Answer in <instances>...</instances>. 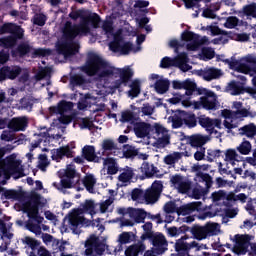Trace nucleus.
<instances>
[{
    "mask_svg": "<svg viewBox=\"0 0 256 256\" xmlns=\"http://www.w3.org/2000/svg\"><path fill=\"white\" fill-rule=\"evenodd\" d=\"M82 71L87 74L88 77H95L98 75L100 79L114 77L120 78L112 83L114 90L120 91L121 86L127 87L134 77V72L130 67L115 68L109 67L108 62L99 57L97 54L88 55L86 66H83Z\"/></svg>",
    "mask_w": 256,
    "mask_h": 256,
    "instance_id": "f257e3e1",
    "label": "nucleus"
},
{
    "mask_svg": "<svg viewBox=\"0 0 256 256\" xmlns=\"http://www.w3.org/2000/svg\"><path fill=\"white\" fill-rule=\"evenodd\" d=\"M100 23L101 17L97 13H90L83 17V20H80V24H72L71 21H66L62 33L66 39L72 41L76 37L88 34L90 25L92 28L97 29Z\"/></svg>",
    "mask_w": 256,
    "mask_h": 256,
    "instance_id": "f03ea898",
    "label": "nucleus"
},
{
    "mask_svg": "<svg viewBox=\"0 0 256 256\" xmlns=\"http://www.w3.org/2000/svg\"><path fill=\"white\" fill-rule=\"evenodd\" d=\"M10 34L0 38V47L3 49H13L17 42L24 39V29L14 22H5L0 26V35Z\"/></svg>",
    "mask_w": 256,
    "mask_h": 256,
    "instance_id": "7ed1b4c3",
    "label": "nucleus"
},
{
    "mask_svg": "<svg viewBox=\"0 0 256 256\" xmlns=\"http://www.w3.org/2000/svg\"><path fill=\"white\" fill-rule=\"evenodd\" d=\"M188 239L187 235H184L180 239L176 240L174 243V251L176 254H172V256H190V251L195 249L196 252L202 250H208V246L206 244H199L196 241H192L191 243L184 242Z\"/></svg>",
    "mask_w": 256,
    "mask_h": 256,
    "instance_id": "20e7f679",
    "label": "nucleus"
},
{
    "mask_svg": "<svg viewBox=\"0 0 256 256\" xmlns=\"http://www.w3.org/2000/svg\"><path fill=\"white\" fill-rule=\"evenodd\" d=\"M39 205H41V195L32 194L29 203L24 205V213H27L29 221H35L38 225H41L44 218L39 215Z\"/></svg>",
    "mask_w": 256,
    "mask_h": 256,
    "instance_id": "39448f33",
    "label": "nucleus"
},
{
    "mask_svg": "<svg viewBox=\"0 0 256 256\" xmlns=\"http://www.w3.org/2000/svg\"><path fill=\"white\" fill-rule=\"evenodd\" d=\"M188 231H190L194 239L202 241L208 237L216 236L219 233V224L209 222L204 226L194 225Z\"/></svg>",
    "mask_w": 256,
    "mask_h": 256,
    "instance_id": "423d86ee",
    "label": "nucleus"
},
{
    "mask_svg": "<svg viewBox=\"0 0 256 256\" xmlns=\"http://www.w3.org/2000/svg\"><path fill=\"white\" fill-rule=\"evenodd\" d=\"M200 97L198 102L194 103V109H206L208 111L217 109V96L216 94L208 89L199 90Z\"/></svg>",
    "mask_w": 256,
    "mask_h": 256,
    "instance_id": "0eeeda50",
    "label": "nucleus"
},
{
    "mask_svg": "<svg viewBox=\"0 0 256 256\" xmlns=\"http://www.w3.org/2000/svg\"><path fill=\"white\" fill-rule=\"evenodd\" d=\"M251 236L249 234H236L235 235V252L239 255H245L249 246L251 247V252L256 256V243H251Z\"/></svg>",
    "mask_w": 256,
    "mask_h": 256,
    "instance_id": "6e6552de",
    "label": "nucleus"
},
{
    "mask_svg": "<svg viewBox=\"0 0 256 256\" xmlns=\"http://www.w3.org/2000/svg\"><path fill=\"white\" fill-rule=\"evenodd\" d=\"M146 240H150L152 244V251L155 255L161 256L168 251V241L163 233L157 232V235H152L151 237H146Z\"/></svg>",
    "mask_w": 256,
    "mask_h": 256,
    "instance_id": "1a4fd4ad",
    "label": "nucleus"
},
{
    "mask_svg": "<svg viewBox=\"0 0 256 256\" xmlns=\"http://www.w3.org/2000/svg\"><path fill=\"white\" fill-rule=\"evenodd\" d=\"M198 177H199L200 181H202L204 183L206 188L195 187L194 189H192V198H194L196 200H199L203 196L207 195L209 192V189H211L212 185H213V178L208 173L199 172Z\"/></svg>",
    "mask_w": 256,
    "mask_h": 256,
    "instance_id": "9d476101",
    "label": "nucleus"
},
{
    "mask_svg": "<svg viewBox=\"0 0 256 256\" xmlns=\"http://www.w3.org/2000/svg\"><path fill=\"white\" fill-rule=\"evenodd\" d=\"M86 251H84L86 256H102L105 252L104 243L99 242L98 237L92 235L90 239L86 241L85 244Z\"/></svg>",
    "mask_w": 256,
    "mask_h": 256,
    "instance_id": "9b49d317",
    "label": "nucleus"
},
{
    "mask_svg": "<svg viewBox=\"0 0 256 256\" xmlns=\"http://www.w3.org/2000/svg\"><path fill=\"white\" fill-rule=\"evenodd\" d=\"M181 40L190 42L187 44V50L191 52L198 51V49L205 44V41L201 36L195 34L193 31H183V34H181Z\"/></svg>",
    "mask_w": 256,
    "mask_h": 256,
    "instance_id": "f8f14e48",
    "label": "nucleus"
},
{
    "mask_svg": "<svg viewBox=\"0 0 256 256\" xmlns=\"http://www.w3.org/2000/svg\"><path fill=\"white\" fill-rule=\"evenodd\" d=\"M163 188L162 181L155 180L151 184V187L144 192V201H146L147 204H156L158 199H160Z\"/></svg>",
    "mask_w": 256,
    "mask_h": 256,
    "instance_id": "ddd939ff",
    "label": "nucleus"
},
{
    "mask_svg": "<svg viewBox=\"0 0 256 256\" xmlns=\"http://www.w3.org/2000/svg\"><path fill=\"white\" fill-rule=\"evenodd\" d=\"M65 41L61 42L60 44H58L57 46V51L58 54L60 55H64L65 58H69L72 57L76 54H78L80 46L78 43L73 42V39H68L67 37H65Z\"/></svg>",
    "mask_w": 256,
    "mask_h": 256,
    "instance_id": "4468645a",
    "label": "nucleus"
},
{
    "mask_svg": "<svg viewBox=\"0 0 256 256\" xmlns=\"http://www.w3.org/2000/svg\"><path fill=\"white\" fill-rule=\"evenodd\" d=\"M22 72L23 69H21V67L18 65L2 66L0 68V82H4L7 80L13 81L19 78Z\"/></svg>",
    "mask_w": 256,
    "mask_h": 256,
    "instance_id": "2eb2a0df",
    "label": "nucleus"
},
{
    "mask_svg": "<svg viewBox=\"0 0 256 256\" xmlns=\"http://www.w3.org/2000/svg\"><path fill=\"white\" fill-rule=\"evenodd\" d=\"M225 92L233 96L243 95L245 93L254 94L253 88L245 87V82H239L235 80L230 81L228 85H226Z\"/></svg>",
    "mask_w": 256,
    "mask_h": 256,
    "instance_id": "dca6fc26",
    "label": "nucleus"
},
{
    "mask_svg": "<svg viewBox=\"0 0 256 256\" xmlns=\"http://www.w3.org/2000/svg\"><path fill=\"white\" fill-rule=\"evenodd\" d=\"M134 45L131 42H124L123 37L114 36L113 42H110L109 48L113 52H121L122 55H128L132 51Z\"/></svg>",
    "mask_w": 256,
    "mask_h": 256,
    "instance_id": "f3484780",
    "label": "nucleus"
},
{
    "mask_svg": "<svg viewBox=\"0 0 256 256\" xmlns=\"http://www.w3.org/2000/svg\"><path fill=\"white\" fill-rule=\"evenodd\" d=\"M29 120L27 116H18L9 120L8 128L10 131L24 132L28 128Z\"/></svg>",
    "mask_w": 256,
    "mask_h": 256,
    "instance_id": "a211bd4d",
    "label": "nucleus"
},
{
    "mask_svg": "<svg viewBox=\"0 0 256 256\" xmlns=\"http://www.w3.org/2000/svg\"><path fill=\"white\" fill-rule=\"evenodd\" d=\"M202 206V202H190L178 207L176 213L178 216L191 215L195 212H200L202 210Z\"/></svg>",
    "mask_w": 256,
    "mask_h": 256,
    "instance_id": "6ab92c4d",
    "label": "nucleus"
},
{
    "mask_svg": "<svg viewBox=\"0 0 256 256\" xmlns=\"http://www.w3.org/2000/svg\"><path fill=\"white\" fill-rule=\"evenodd\" d=\"M71 149H75V145L72 144V146H64L60 147L55 150H51V158L53 161H59L62 160L64 157L66 158H73V151Z\"/></svg>",
    "mask_w": 256,
    "mask_h": 256,
    "instance_id": "aec40b11",
    "label": "nucleus"
},
{
    "mask_svg": "<svg viewBox=\"0 0 256 256\" xmlns=\"http://www.w3.org/2000/svg\"><path fill=\"white\" fill-rule=\"evenodd\" d=\"M133 131L135 132L136 137L139 139H144L153 132V128L150 123L139 122L133 126Z\"/></svg>",
    "mask_w": 256,
    "mask_h": 256,
    "instance_id": "412c9836",
    "label": "nucleus"
},
{
    "mask_svg": "<svg viewBox=\"0 0 256 256\" xmlns=\"http://www.w3.org/2000/svg\"><path fill=\"white\" fill-rule=\"evenodd\" d=\"M81 154L84 160L88 162L100 163L101 160H105V158H102L95 153V147L93 145L84 146L81 150Z\"/></svg>",
    "mask_w": 256,
    "mask_h": 256,
    "instance_id": "4be33fe9",
    "label": "nucleus"
},
{
    "mask_svg": "<svg viewBox=\"0 0 256 256\" xmlns=\"http://www.w3.org/2000/svg\"><path fill=\"white\" fill-rule=\"evenodd\" d=\"M197 123L200 125V127L204 128L205 130L210 128L221 129V120L218 118L212 119L206 115H199Z\"/></svg>",
    "mask_w": 256,
    "mask_h": 256,
    "instance_id": "5701e85b",
    "label": "nucleus"
},
{
    "mask_svg": "<svg viewBox=\"0 0 256 256\" xmlns=\"http://www.w3.org/2000/svg\"><path fill=\"white\" fill-rule=\"evenodd\" d=\"M220 69H216L214 67L206 68L203 70H199L198 76L202 77L204 81L211 82L215 79H218L222 76Z\"/></svg>",
    "mask_w": 256,
    "mask_h": 256,
    "instance_id": "b1692460",
    "label": "nucleus"
},
{
    "mask_svg": "<svg viewBox=\"0 0 256 256\" xmlns=\"http://www.w3.org/2000/svg\"><path fill=\"white\" fill-rule=\"evenodd\" d=\"M73 109V103L61 100L57 106H51L49 111L51 115H64L66 112H70Z\"/></svg>",
    "mask_w": 256,
    "mask_h": 256,
    "instance_id": "393cba45",
    "label": "nucleus"
},
{
    "mask_svg": "<svg viewBox=\"0 0 256 256\" xmlns=\"http://www.w3.org/2000/svg\"><path fill=\"white\" fill-rule=\"evenodd\" d=\"M34 47L28 44L27 42H22L17 45L16 50H12V57H27L30 53H32Z\"/></svg>",
    "mask_w": 256,
    "mask_h": 256,
    "instance_id": "a878e982",
    "label": "nucleus"
},
{
    "mask_svg": "<svg viewBox=\"0 0 256 256\" xmlns=\"http://www.w3.org/2000/svg\"><path fill=\"white\" fill-rule=\"evenodd\" d=\"M146 246L143 243V241H139L136 244H133L132 246H129L125 250V256H139L143 255L145 253Z\"/></svg>",
    "mask_w": 256,
    "mask_h": 256,
    "instance_id": "bb28decb",
    "label": "nucleus"
},
{
    "mask_svg": "<svg viewBox=\"0 0 256 256\" xmlns=\"http://www.w3.org/2000/svg\"><path fill=\"white\" fill-rule=\"evenodd\" d=\"M185 115H186V111L184 110H176L174 111V114L171 118V122H172V128L173 129H179L182 128L184 125V120H185Z\"/></svg>",
    "mask_w": 256,
    "mask_h": 256,
    "instance_id": "cd10ccee",
    "label": "nucleus"
},
{
    "mask_svg": "<svg viewBox=\"0 0 256 256\" xmlns=\"http://www.w3.org/2000/svg\"><path fill=\"white\" fill-rule=\"evenodd\" d=\"M187 142L191 147L201 149L203 145L208 143V137H204L201 134H194L188 137Z\"/></svg>",
    "mask_w": 256,
    "mask_h": 256,
    "instance_id": "c85d7f7f",
    "label": "nucleus"
},
{
    "mask_svg": "<svg viewBox=\"0 0 256 256\" xmlns=\"http://www.w3.org/2000/svg\"><path fill=\"white\" fill-rule=\"evenodd\" d=\"M187 63H188L187 53L186 52H181L180 54H178L176 67L178 69H180L181 71H183V72L190 71L192 69V67Z\"/></svg>",
    "mask_w": 256,
    "mask_h": 256,
    "instance_id": "c756f323",
    "label": "nucleus"
},
{
    "mask_svg": "<svg viewBox=\"0 0 256 256\" xmlns=\"http://www.w3.org/2000/svg\"><path fill=\"white\" fill-rule=\"evenodd\" d=\"M82 183L88 193H91V194L95 193L94 187L97 184V179L94 177L93 174H88V175L84 176Z\"/></svg>",
    "mask_w": 256,
    "mask_h": 256,
    "instance_id": "7c9ffc66",
    "label": "nucleus"
},
{
    "mask_svg": "<svg viewBox=\"0 0 256 256\" xmlns=\"http://www.w3.org/2000/svg\"><path fill=\"white\" fill-rule=\"evenodd\" d=\"M3 197L7 200H16L21 201L26 198V193L24 191H17V190H5L3 191Z\"/></svg>",
    "mask_w": 256,
    "mask_h": 256,
    "instance_id": "2f4dec72",
    "label": "nucleus"
},
{
    "mask_svg": "<svg viewBox=\"0 0 256 256\" xmlns=\"http://www.w3.org/2000/svg\"><path fill=\"white\" fill-rule=\"evenodd\" d=\"M140 170L147 179H150L151 177L158 173V168L153 164H150L149 162H143L142 167H140Z\"/></svg>",
    "mask_w": 256,
    "mask_h": 256,
    "instance_id": "473e14b6",
    "label": "nucleus"
},
{
    "mask_svg": "<svg viewBox=\"0 0 256 256\" xmlns=\"http://www.w3.org/2000/svg\"><path fill=\"white\" fill-rule=\"evenodd\" d=\"M103 166H107V175H116L119 172L115 158L103 159Z\"/></svg>",
    "mask_w": 256,
    "mask_h": 256,
    "instance_id": "72a5a7b5",
    "label": "nucleus"
},
{
    "mask_svg": "<svg viewBox=\"0 0 256 256\" xmlns=\"http://www.w3.org/2000/svg\"><path fill=\"white\" fill-rule=\"evenodd\" d=\"M170 85H171V82H169L168 79H161L155 82L154 88L159 95H164L165 93L168 92Z\"/></svg>",
    "mask_w": 256,
    "mask_h": 256,
    "instance_id": "f704fd0d",
    "label": "nucleus"
},
{
    "mask_svg": "<svg viewBox=\"0 0 256 256\" xmlns=\"http://www.w3.org/2000/svg\"><path fill=\"white\" fill-rule=\"evenodd\" d=\"M77 213H88L91 216L95 215V204L93 200H86L84 204H81V208L77 209Z\"/></svg>",
    "mask_w": 256,
    "mask_h": 256,
    "instance_id": "c9c22d12",
    "label": "nucleus"
},
{
    "mask_svg": "<svg viewBox=\"0 0 256 256\" xmlns=\"http://www.w3.org/2000/svg\"><path fill=\"white\" fill-rule=\"evenodd\" d=\"M190 230V227L183 225L180 227L172 226L167 229L169 237H179L180 234H186Z\"/></svg>",
    "mask_w": 256,
    "mask_h": 256,
    "instance_id": "e433bc0d",
    "label": "nucleus"
},
{
    "mask_svg": "<svg viewBox=\"0 0 256 256\" xmlns=\"http://www.w3.org/2000/svg\"><path fill=\"white\" fill-rule=\"evenodd\" d=\"M182 158H183V153L173 152L165 156L164 163L168 166H173L177 162H179Z\"/></svg>",
    "mask_w": 256,
    "mask_h": 256,
    "instance_id": "4c0bfd02",
    "label": "nucleus"
},
{
    "mask_svg": "<svg viewBox=\"0 0 256 256\" xmlns=\"http://www.w3.org/2000/svg\"><path fill=\"white\" fill-rule=\"evenodd\" d=\"M142 229L144 231L142 236H140V240H142V242L146 241V238H151V236L157 235V232H155V233L153 232V223L152 222L144 223V225L142 226Z\"/></svg>",
    "mask_w": 256,
    "mask_h": 256,
    "instance_id": "58836bf2",
    "label": "nucleus"
},
{
    "mask_svg": "<svg viewBox=\"0 0 256 256\" xmlns=\"http://www.w3.org/2000/svg\"><path fill=\"white\" fill-rule=\"evenodd\" d=\"M129 88H131V90L128 91V94L132 99L137 98L139 94H141V82L139 80H133Z\"/></svg>",
    "mask_w": 256,
    "mask_h": 256,
    "instance_id": "ea45409f",
    "label": "nucleus"
},
{
    "mask_svg": "<svg viewBox=\"0 0 256 256\" xmlns=\"http://www.w3.org/2000/svg\"><path fill=\"white\" fill-rule=\"evenodd\" d=\"M198 117L193 112H186L185 111V120L184 125L188 128H195L197 127Z\"/></svg>",
    "mask_w": 256,
    "mask_h": 256,
    "instance_id": "a19ab883",
    "label": "nucleus"
},
{
    "mask_svg": "<svg viewBox=\"0 0 256 256\" xmlns=\"http://www.w3.org/2000/svg\"><path fill=\"white\" fill-rule=\"evenodd\" d=\"M239 14H241V16L256 18V5L248 4L243 6V9H241Z\"/></svg>",
    "mask_w": 256,
    "mask_h": 256,
    "instance_id": "79ce46f5",
    "label": "nucleus"
},
{
    "mask_svg": "<svg viewBox=\"0 0 256 256\" xmlns=\"http://www.w3.org/2000/svg\"><path fill=\"white\" fill-rule=\"evenodd\" d=\"M25 229L29 232L34 233L36 236L42 234V228L40 224H34L33 220H28L25 222Z\"/></svg>",
    "mask_w": 256,
    "mask_h": 256,
    "instance_id": "37998d69",
    "label": "nucleus"
},
{
    "mask_svg": "<svg viewBox=\"0 0 256 256\" xmlns=\"http://www.w3.org/2000/svg\"><path fill=\"white\" fill-rule=\"evenodd\" d=\"M60 184L61 188L64 189L76 188L78 185H80V179L62 178Z\"/></svg>",
    "mask_w": 256,
    "mask_h": 256,
    "instance_id": "c03bdc74",
    "label": "nucleus"
},
{
    "mask_svg": "<svg viewBox=\"0 0 256 256\" xmlns=\"http://www.w3.org/2000/svg\"><path fill=\"white\" fill-rule=\"evenodd\" d=\"M122 153L126 159L135 158L138 156V150L132 145H124L122 147Z\"/></svg>",
    "mask_w": 256,
    "mask_h": 256,
    "instance_id": "a18cd8bd",
    "label": "nucleus"
},
{
    "mask_svg": "<svg viewBox=\"0 0 256 256\" xmlns=\"http://www.w3.org/2000/svg\"><path fill=\"white\" fill-rule=\"evenodd\" d=\"M102 150H103V154L111 153V152L117 150V144L115 143V141L110 140V139L103 140Z\"/></svg>",
    "mask_w": 256,
    "mask_h": 256,
    "instance_id": "49530a36",
    "label": "nucleus"
},
{
    "mask_svg": "<svg viewBox=\"0 0 256 256\" xmlns=\"http://www.w3.org/2000/svg\"><path fill=\"white\" fill-rule=\"evenodd\" d=\"M133 218L135 219V223H145V219L147 217V212L143 209L135 210L131 213Z\"/></svg>",
    "mask_w": 256,
    "mask_h": 256,
    "instance_id": "de8ad7c7",
    "label": "nucleus"
},
{
    "mask_svg": "<svg viewBox=\"0 0 256 256\" xmlns=\"http://www.w3.org/2000/svg\"><path fill=\"white\" fill-rule=\"evenodd\" d=\"M223 157V151L220 149H209L207 150L206 160L209 163H213L215 159Z\"/></svg>",
    "mask_w": 256,
    "mask_h": 256,
    "instance_id": "09e8293b",
    "label": "nucleus"
},
{
    "mask_svg": "<svg viewBox=\"0 0 256 256\" xmlns=\"http://www.w3.org/2000/svg\"><path fill=\"white\" fill-rule=\"evenodd\" d=\"M240 131L243 135H246L248 138H253L256 135V126L251 123L250 125H246L240 128Z\"/></svg>",
    "mask_w": 256,
    "mask_h": 256,
    "instance_id": "8fccbe9b",
    "label": "nucleus"
},
{
    "mask_svg": "<svg viewBox=\"0 0 256 256\" xmlns=\"http://www.w3.org/2000/svg\"><path fill=\"white\" fill-rule=\"evenodd\" d=\"M251 143L247 140H244L241 142L239 146H237L236 150L239 152L241 155H249L251 152Z\"/></svg>",
    "mask_w": 256,
    "mask_h": 256,
    "instance_id": "3c124183",
    "label": "nucleus"
},
{
    "mask_svg": "<svg viewBox=\"0 0 256 256\" xmlns=\"http://www.w3.org/2000/svg\"><path fill=\"white\" fill-rule=\"evenodd\" d=\"M233 117H236L237 119L246 117L254 118L256 117V112H251L246 108H243L241 110H236L235 112H233Z\"/></svg>",
    "mask_w": 256,
    "mask_h": 256,
    "instance_id": "603ef678",
    "label": "nucleus"
},
{
    "mask_svg": "<svg viewBox=\"0 0 256 256\" xmlns=\"http://www.w3.org/2000/svg\"><path fill=\"white\" fill-rule=\"evenodd\" d=\"M176 66H177V57H176V59L164 57L161 60V64H159V67L161 69H169L171 67H176Z\"/></svg>",
    "mask_w": 256,
    "mask_h": 256,
    "instance_id": "864d4df0",
    "label": "nucleus"
},
{
    "mask_svg": "<svg viewBox=\"0 0 256 256\" xmlns=\"http://www.w3.org/2000/svg\"><path fill=\"white\" fill-rule=\"evenodd\" d=\"M25 244H27L32 251H37L39 248H43L41 242L33 237H25Z\"/></svg>",
    "mask_w": 256,
    "mask_h": 256,
    "instance_id": "5fc2aeb1",
    "label": "nucleus"
},
{
    "mask_svg": "<svg viewBox=\"0 0 256 256\" xmlns=\"http://www.w3.org/2000/svg\"><path fill=\"white\" fill-rule=\"evenodd\" d=\"M182 89H185V95L191 96L195 90H197V84L190 80H185V84L183 85Z\"/></svg>",
    "mask_w": 256,
    "mask_h": 256,
    "instance_id": "6e6d98bb",
    "label": "nucleus"
},
{
    "mask_svg": "<svg viewBox=\"0 0 256 256\" xmlns=\"http://www.w3.org/2000/svg\"><path fill=\"white\" fill-rule=\"evenodd\" d=\"M133 177L134 171L131 168H128V170L122 172L120 176H118V180H120L121 183H128Z\"/></svg>",
    "mask_w": 256,
    "mask_h": 256,
    "instance_id": "4d7b16f0",
    "label": "nucleus"
},
{
    "mask_svg": "<svg viewBox=\"0 0 256 256\" xmlns=\"http://www.w3.org/2000/svg\"><path fill=\"white\" fill-rule=\"evenodd\" d=\"M136 120L134 112H131L130 110H126L121 113V123H131Z\"/></svg>",
    "mask_w": 256,
    "mask_h": 256,
    "instance_id": "13d9d810",
    "label": "nucleus"
},
{
    "mask_svg": "<svg viewBox=\"0 0 256 256\" xmlns=\"http://www.w3.org/2000/svg\"><path fill=\"white\" fill-rule=\"evenodd\" d=\"M47 21V17L43 13L35 14L34 18H32V23L34 25H38L39 27L45 26Z\"/></svg>",
    "mask_w": 256,
    "mask_h": 256,
    "instance_id": "bf43d9fd",
    "label": "nucleus"
},
{
    "mask_svg": "<svg viewBox=\"0 0 256 256\" xmlns=\"http://www.w3.org/2000/svg\"><path fill=\"white\" fill-rule=\"evenodd\" d=\"M82 224H83V217H80L74 214L69 216V225L72 226L74 229H77Z\"/></svg>",
    "mask_w": 256,
    "mask_h": 256,
    "instance_id": "052dcab7",
    "label": "nucleus"
},
{
    "mask_svg": "<svg viewBox=\"0 0 256 256\" xmlns=\"http://www.w3.org/2000/svg\"><path fill=\"white\" fill-rule=\"evenodd\" d=\"M64 179L80 180V175L76 173L75 169L68 167L65 170Z\"/></svg>",
    "mask_w": 256,
    "mask_h": 256,
    "instance_id": "680f3d73",
    "label": "nucleus"
},
{
    "mask_svg": "<svg viewBox=\"0 0 256 256\" xmlns=\"http://www.w3.org/2000/svg\"><path fill=\"white\" fill-rule=\"evenodd\" d=\"M135 110H138V113L142 112L144 116H151L154 112V108L149 103L143 104L142 108H135Z\"/></svg>",
    "mask_w": 256,
    "mask_h": 256,
    "instance_id": "e2e57ef3",
    "label": "nucleus"
},
{
    "mask_svg": "<svg viewBox=\"0 0 256 256\" xmlns=\"http://www.w3.org/2000/svg\"><path fill=\"white\" fill-rule=\"evenodd\" d=\"M225 158L226 160L228 161H236V162H239V159L238 158H242L238 155V153L236 152V150L234 149H228L226 150V153H225Z\"/></svg>",
    "mask_w": 256,
    "mask_h": 256,
    "instance_id": "0e129e2a",
    "label": "nucleus"
},
{
    "mask_svg": "<svg viewBox=\"0 0 256 256\" xmlns=\"http://www.w3.org/2000/svg\"><path fill=\"white\" fill-rule=\"evenodd\" d=\"M50 50L49 49H43V48H38L32 50V58H37V57H46L50 55Z\"/></svg>",
    "mask_w": 256,
    "mask_h": 256,
    "instance_id": "69168bd1",
    "label": "nucleus"
},
{
    "mask_svg": "<svg viewBox=\"0 0 256 256\" xmlns=\"http://www.w3.org/2000/svg\"><path fill=\"white\" fill-rule=\"evenodd\" d=\"M211 200L214 203L225 200V191L224 190L214 191L213 193H211Z\"/></svg>",
    "mask_w": 256,
    "mask_h": 256,
    "instance_id": "338daca9",
    "label": "nucleus"
},
{
    "mask_svg": "<svg viewBox=\"0 0 256 256\" xmlns=\"http://www.w3.org/2000/svg\"><path fill=\"white\" fill-rule=\"evenodd\" d=\"M164 211L166 214L177 213L176 203L173 201L166 202L164 206Z\"/></svg>",
    "mask_w": 256,
    "mask_h": 256,
    "instance_id": "774afa93",
    "label": "nucleus"
}]
</instances>
